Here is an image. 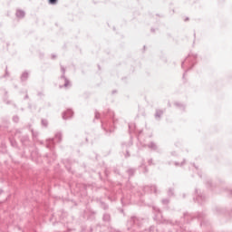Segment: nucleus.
I'll list each match as a JSON object with an SVG mask.
<instances>
[{
    "mask_svg": "<svg viewBox=\"0 0 232 232\" xmlns=\"http://www.w3.org/2000/svg\"><path fill=\"white\" fill-rule=\"evenodd\" d=\"M16 16L19 17L20 19H21L22 17H24V12H23L22 10H18V11L16 12Z\"/></svg>",
    "mask_w": 232,
    "mask_h": 232,
    "instance_id": "f257e3e1",
    "label": "nucleus"
},
{
    "mask_svg": "<svg viewBox=\"0 0 232 232\" xmlns=\"http://www.w3.org/2000/svg\"><path fill=\"white\" fill-rule=\"evenodd\" d=\"M50 5H55L57 0H49Z\"/></svg>",
    "mask_w": 232,
    "mask_h": 232,
    "instance_id": "f03ea898",
    "label": "nucleus"
}]
</instances>
